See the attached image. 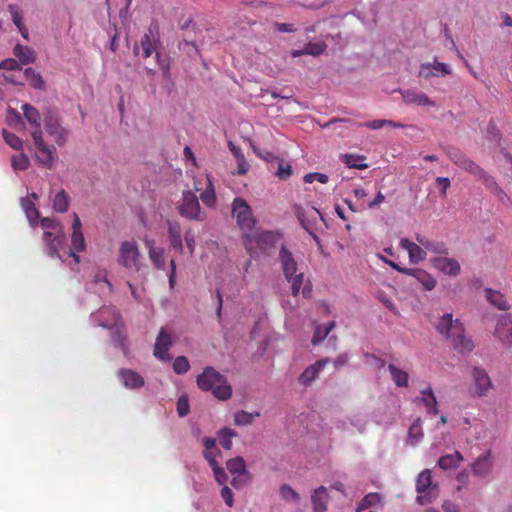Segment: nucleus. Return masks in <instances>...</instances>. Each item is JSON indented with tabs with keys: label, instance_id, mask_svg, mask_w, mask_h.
Segmentation results:
<instances>
[{
	"label": "nucleus",
	"instance_id": "nucleus-1",
	"mask_svg": "<svg viewBox=\"0 0 512 512\" xmlns=\"http://www.w3.org/2000/svg\"><path fill=\"white\" fill-rule=\"evenodd\" d=\"M21 108L25 119L36 127L31 136L36 147L35 158L37 163L44 168L51 169L57 159L56 148L44 141L43 132L40 129V113L30 104H24Z\"/></svg>",
	"mask_w": 512,
	"mask_h": 512
},
{
	"label": "nucleus",
	"instance_id": "nucleus-2",
	"mask_svg": "<svg viewBox=\"0 0 512 512\" xmlns=\"http://www.w3.org/2000/svg\"><path fill=\"white\" fill-rule=\"evenodd\" d=\"M436 329L458 353L466 355L473 351L475 345L472 338L468 336L460 320L454 319L451 313H446L440 318Z\"/></svg>",
	"mask_w": 512,
	"mask_h": 512
},
{
	"label": "nucleus",
	"instance_id": "nucleus-3",
	"mask_svg": "<svg viewBox=\"0 0 512 512\" xmlns=\"http://www.w3.org/2000/svg\"><path fill=\"white\" fill-rule=\"evenodd\" d=\"M197 385L203 391H212L213 395L219 400H227L232 395V388L225 376L212 367H206L197 376Z\"/></svg>",
	"mask_w": 512,
	"mask_h": 512
},
{
	"label": "nucleus",
	"instance_id": "nucleus-4",
	"mask_svg": "<svg viewBox=\"0 0 512 512\" xmlns=\"http://www.w3.org/2000/svg\"><path fill=\"white\" fill-rule=\"evenodd\" d=\"M440 496V484L432 477V471L425 469L418 474V505H428Z\"/></svg>",
	"mask_w": 512,
	"mask_h": 512
},
{
	"label": "nucleus",
	"instance_id": "nucleus-5",
	"mask_svg": "<svg viewBox=\"0 0 512 512\" xmlns=\"http://www.w3.org/2000/svg\"><path fill=\"white\" fill-rule=\"evenodd\" d=\"M232 216L242 231L243 237H251V231L256 227V219L248 203L242 198H235L232 202Z\"/></svg>",
	"mask_w": 512,
	"mask_h": 512
},
{
	"label": "nucleus",
	"instance_id": "nucleus-6",
	"mask_svg": "<svg viewBox=\"0 0 512 512\" xmlns=\"http://www.w3.org/2000/svg\"><path fill=\"white\" fill-rule=\"evenodd\" d=\"M42 115L46 133L53 138L59 147L64 146L68 140L69 130L62 125L58 112L53 109H46Z\"/></svg>",
	"mask_w": 512,
	"mask_h": 512
},
{
	"label": "nucleus",
	"instance_id": "nucleus-7",
	"mask_svg": "<svg viewBox=\"0 0 512 512\" xmlns=\"http://www.w3.org/2000/svg\"><path fill=\"white\" fill-rule=\"evenodd\" d=\"M449 159L456 164L458 167L466 170L471 175L477 178H485L487 182L494 184V179L487 174L479 165L468 158L462 151L457 148L449 147L446 151Z\"/></svg>",
	"mask_w": 512,
	"mask_h": 512
},
{
	"label": "nucleus",
	"instance_id": "nucleus-8",
	"mask_svg": "<svg viewBox=\"0 0 512 512\" xmlns=\"http://www.w3.org/2000/svg\"><path fill=\"white\" fill-rule=\"evenodd\" d=\"M141 255L134 240L123 241L119 247L118 263L126 270L138 272L141 268Z\"/></svg>",
	"mask_w": 512,
	"mask_h": 512
},
{
	"label": "nucleus",
	"instance_id": "nucleus-9",
	"mask_svg": "<svg viewBox=\"0 0 512 512\" xmlns=\"http://www.w3.org/2000/svg\"><path fill=\"white\" fill-rule=\"evenodd\" d=\"M179 214L189 220L203 221L205 215L202 213L197 196L192 191H186L178 205Z\"/></svg>",
	"mask_w": 512,
	"mask_h": 512
},
{
	"label": "nucleus",
	"instance_id": "nucleus-10",
	"mask_svg": "<svg viewBox=\"0 0 512 512\" xmlns=\"http://www.w3.org/2000/svg\"><path fill=\"white\" fill-rule=\"evenodd\" d=\"M85 249L86 243L82 232V223L77 213H73L71 246L67 255L72 257L75 264L78 265L81 261L78 253L85 251Z\"/></svg>",
	"mask_w": 512,
	"mask_h": 512
},
{
	"label": "nucleus",
	"instance_id": "nucleus-11",
	"mask_svg": "<svg viewBox=\"0 0 512 512\" xmlns=\"http://www.w3.org/2000/svg\"><path fill=\"white\" fill-rule=\"evenodd\" d=\"M251 237H243V242L247 253L253 256L256 248L265 250L275 241V236L270 231H259L256 227L251 231Z\"/></svg>",
	"mask_w": 512,
	"mask_h": 512
},
{
	"label": "nucleus",
	"instance_id": "nucleus-12",
	"mask_svg": "<svg viewBox=\"0 0 512 512\" xmlns=\"http://www.w3.org/2000/svg\"><path fill=\"white\" fill-rule=\"evenodd\" d=\"M471 376L473 379L472 391L475 396H486L492 389V381L485 369L475 366L472 368Z\"/></svg>",
	"mask_w": 512,
	"mask_h": 512
},
{
	"label": "nucleus",
	"instance_id": "nucleus-13",
	"mask_svg": "<svg viewBox=\"0 0 512 512\" xmlns=\"http://www.w3.org/2000/svg\"><path fill=\"white\" fill-rule=\"evenodd\" d=\"M443 254H447V248L444 243L418 237V262Z\"/></svg>",
	"mask_w": 512,
	"mask_h": 512
},
{
	"label": "nucleus",
	"instance_id": "nucleus-14",
	"mask_svg": "<svg viewBox=\"0 0 512 512\" xmlns=\"http://www.w3.org/2000/svg\"><path fill=\"white\" fill-rule=\"evenodd\" d=\"M470 468L473 475L477 478L485 479L489 477L494 468V456L491 451L480 454L475 461L471 463Z\"/></svg>",
	"mask_w": 512,
	"mask_h": 512
},
{
	"label": "nucleus",
	"instance_id": "nucleus-15",
	"mask_svg": "<svg viewBox=\"0 0 512 512\" xmlns=\"http://www.w3.org/2000/svg\"><path fill=\"white\" fill-rule=\"evenodd\" d=\"M494 335L505 347L512 345V317L510 314L500 315L497 319Z\"/></svg>",
	"mask_w": 512,
	"mask_h": 512
},
{
	"label": "nucleus",
	"instance_id": "nucleus-16",
	"mask_svg": "<svg viewBox=\"0 0 512 512\" xmlns=\"http://www.w3.org/2000/svg\"><path fill=\"white\" fill-rule=\"evenodd\" d=\"M95 321L99 326L107 329H112L118 325L120 314L113 306H103L94 315Z\"/></svg>",
	"mask_w": 512,
	"mask_h": 512
},
{
	"label": "nucleus",
	"instance_id": "nucleus-17",
	"mask_svg": "<svg viewBox=\"0 0 512 512\" xmlns=\"http://www.w3.org/2000/svg\"><path fill=\"white\" fill-rule=\"evenodd\" d=\"M429 261L442 273L449 276H458L461 272L459 262L454 258L432 256Z\"/></svg>",
	"mask_w": 512,
	"mask_h": 512
},
{
	"label": "nucleus",
	"instance_id": "nucleus-18",
	"mask_svg": "<svg viewBox=\"0 0 512 512\" xmlns=\"http://www.w3.org/2000/svg\"><path fill=\"white\" fill-rule=\"evenodd\" d=\"M451 73V68L449 65L434 61L433 63H423L420 65L418 70V75L429 79L431 77H443Z\"/></svg>",
	"mask_w": 512,
	"mask_h": 512
},
{
	"label": "nucleus",
	"instance_id": "nucleus-19",
	"mask_svg": "<svg viewBox=\"0 0 512 512\" xmlns=\"http://www.w3.org/2000/svg\"><path fill=\"white\" fill-rule=\"evenodd\" d=\"M43 240L47 245L48 256L62 259L63 256L60 254L59 249L64 243V234L62 232L44 231Z\"/></svg>",
	"mask_w": 512,
	"mask_h": 512
},
{
	"label": "nucleus",
	"instance_id": "nucleus-20",
	"mask_svg": "<svg viewBox=\"0 0 512 512\" xmlns=\"http://www.w3.org/2000/svg\"><path fill=\"white\" fill-rule=\"evenodd\" d=\"M171 344V334L165 328H162L156 338L154 356L160 360H169L168 351Z\"/></svg>",
	"mask_w": 512,
	"mask_h": 512
},
{
	"label": "nucleus",
	"instance_id": "nucleus-21",
	"mask_svg": "<svg viewBox=\"0 0 512 512\" xmlns=\"http://www.w3.org/2000/svg\"><path fill=\"white\" fill-rule=\"evenodd\" d=\"M167 233L171 248L180 254L183 253L182 231L179 222L168 220Z\"/></svg>",
	"mask_w": 512,
	"mask_h": 512
},
{
	"label": "nucleus",
	"instance_id": "nucleus-22",
	"mask_svg": "<svg viewBox=\"0 0 512 512\" xmlns=\"http://www.w3.org/2000/svg\"><path fill=\"white\" fill-rule=\"evenodd\" d=\"M418 406L424 407L429 416H435L438 413L436 397L430 387L421 391V397H418Z\"/></svg>",
	"mask_w": 512,
	"mask_h": 512
},
{
	"label": "nucleus",
	"instance_id": "nucleus-23",
	"mask_svg": "<svg viewBox=\"0 0 512 512\" xmlns=\"http://www.w3.org/2000/svg\"><path fill=\"white\" fill-rule=\"evenodd\" d=\"M463 461V455L455 450L452 453L441 456L437 461V466L444 471H450L457 469Z\"/></svg>",
	"mask_w": 512,
	"mask_h": 512
},
{
	"label": "nucleus",
	"instance_id": "nucleus-24",
	"mask_svg": "<svg viewBox=\"0 0 512 512\" xmlns=\"http://www.w3.org/2000/svg\"><path fill=\"white\" fill-rule=\"evenodd\" d=\"M279 260L281 262L285 277L293 276L295 273H297L298 264L292 253L286 247L281 248L279 252Z\"/></svg>",
	"mask_w": 512,
	"mask_h": 512
},
{
	"label": "nucleus",
	"instance_id": "nucleus-25",
	"mask_svg": "<svg viewBox=\"0 0 512 512\" xmlns=\"http://www.w3.org/2000/svg\"><path fill=\"white\" fill-rule=\"evenodd\" d=\"M330 362L329 359H321L316 363L307 367L299 377V382L303 385H309L315 378H317L320 370Z\"/></svg>",
	"mask_w": 512,
	"mask_h": 512
},
{
	"label": "nucleus",
	"instance_id": "nucleus-26",
	"mask_svg": "<svg viewBox=\"0 0 512 512\" xmlns=\"http://www.w3.org/2000/svg\"><path fill=\"white\" fill-rule=\"evenodd\" d=\"M119 377L124 386L130 389H137L144 385L143 377L139 373L130 369H121L119 371Z\"/></svg>",
	"mask_w": 512,
	"mask_h": 512
},
{
	"label": "nucleus",
	"instance_id": "nucleus-27",
	"mask_svg": "<svg viewBox=\"0 0 512 512\" xmlns=\"http://www.w3.org/2000/svg\"><path fill=\"white\" fill-rule=\"evenodd\" d=\"M484 293L486 300L495 308L504 311L510 309L511 306L508 300L500 291L493 290L491 288H486L484 290Z\"/></svg>",
	"mask_w": 512,
	"mask_h": 512
},
{
	"label": "nucleus",
	"instance_id": "nucleus-28",
	"mask_svg": "<svg viewBox=\"0 0 512 512\" xmlns=\"http://www.w3.org/2000/svg\"><path fill=\"white\" fill-rule=\"evenodd\" d=\"M314 512H324L328 502V492L324 486L317 488L311 496Z\"/></svg>",
	"mask_w": 512,
	"mask_h": 512
},
{
	"label": "nucleus",
	"instance_id": "nucleus-29",
	"mask_svg": "<svg viewBox=\"0 0 512 512\" xmlns=\"http://www.w3.org/2000/svg\"><path fill=\"white\" fill-rule=\"evenodd\" d=\"M226 467L231 474H239L250 480L251 476L246 469V463L240 456L232 458L227 461Z\"/></svg>",
	"mask_w": 512,
	"mask_h": 512
},
{
	"label": "nucleus",
	"instance_id": "nucleus-30",
	"mask_svg": "<svg viewBox=\"0 0 512 512\" xmlns=\"http://www.w3.org/2000/svg\"><path fill=\"white\" fill-rule=\"evenodd\" d=\"M13 53L18 58L21 64L33 63L36 59L35 51L32 48L28 46H23L21 44H17L14 47Z\"/></svg>",
	"mask_w": 512,
	"mask_h": 512
},
{
	"label": "nucleus",
	"instance_id": "nucleus-31",
	"mask_svg": "<svg viewBox=\"0 0 512 512\" xmlns=\"http://www.w3.org/2000/svg\"><path fill=\"white\" fill-rule=\"evenodd\" d=\"M8 11L11 15V19L15 26L18 28L19 32L23 36V38H28V29L23 23V18L21 14V10L17 5L9 4Z\"/></svg>",
	"mask_w": 512,
	"mask_h": 512
},
{
	"label": "nucleus",
	"instance_id": "nucleus-32",
	"mask_svg": "<svg viewBox=\"0 0 512 512\" xmlns=\"http://www.w3.org/2000/svg\"><path fill=\"white\" fill-rule=\"evenodd\" d=\"M21 206L23 210L26 213V216L29 220V222L34 225L38 218L40 217V213L38 209L36 208L34 202L30 198H22L21 199Z\"/></svg>",
	"mask_w": 512,
	"mask_h": 512
},
{
	"label": "nucleus",
	"instance_id": "nucleus-33",
	"mask_svg": "<svg viewBox=\"0 0 512 512\" xmlns=\"http://www.w3.org/2000/svg\"><path fill=\"white\" fill-rule=\"evenodd\" d=\"M207 186L200 194V199L207 207H214L216 204V194L210 177L206 176Z\"/></svg>",
	"mask_w": 512,
	"mask_h": 512
},
{
	"label": "nucleus",
	"instance_id": "nucleus-34",
	"mask_svg": "<svg viewBox=\"0 0 512 512\" xmlns=\"http://www.w3.org/2000/svg\"><path fill=\"white\" fill-rule=\"evenodd\" d=\"M158 40L151 39L150 34H144L140 40V47L142 49V57L149 58L154 51H156Z\"/></svg>",
	"mask_w": 512,
	"mask_h": 512
},
{
	"label": "nucleus",
	"instance_id": "nucleus-35",
	"mask_svg": "<svg viewBox=\"0 0 512 512\" xmlns=\"http://www.w3.org/2000/svg\"><path fill=\"white\" fill-rule=\"evenodd\" d=\"M391 378L398 387H406L408 385V373L397 368L394 364L388 366Z\"/></svg>",
	"mask_w": 512,
	"mask_h": 512
},
{
	"label": "nucleus",
	"instance_id": "nucleus-36",
	"mask_svg": "<svg viewBox=\"0 0 512 512\" xmlns=\"http://www.w3.org/2000/svg\"><path fill=\"white\" fill-rule=\"evenodd\" d=\"M343 162L350 168L366 169L368 165L364 163L365 157L357 154H345L342 156Z\"/></svg>",
	"mask_w": 512,
	"mask_h": 512
},
{
	"label": "nucleus",
	"instance_id": "nucleus-37",
	"mask_svg": "<svg viewBox=\"0 0 512 512\" xmlns=\"http://www.w3.org/2000/svg\"><path fill=\"white\" fill-rule=\"evenodd\" d=\"M334 327H335L334 321H331L326 326L318 325L315 328V331H314V334L312 337V344L317 345L318 343L323 341Z\"/></svg>",
	"mask_w": 512,
	"mask_h": 512
},
{
	"label": "nucleus",
	"instance_id": "nucleus-38",
	"mask_svg": "<svg viewBox=\"0 0 512 512\" xmlns=\"http://www.w3.org/2000/svg\"><path fill=\"white\" fill-rule=\"evenodd\" d=\"M259 416L260 412L248 413L244 410H240L234 414V423L238 426H247L252 424L254 418Z\"/></svg>",
	"mask_w": 512,
	"mask_h": 512
},
{
	"label": "nucleus",
	"instance_id": "nucleus-39",
	"mask_svg": "<svg viewBox=\"0 0 512 512\" xmlns=\"http://www.w3.org/2000/svg\"><path fill=\"white\" fill-rule=\"evenodd\" d=\"M24 76L26 80L29 82L30 86H32L35 89H43L44 88V81L41 77V75L36 72L33 68H26L24 70Z\"/></svg>",
	"mask_w": 512,
	"mask_h": 512
},
{
	"label": "nucleus",
	"instance_id": "nucleus-40",
	"mask_svg": "<svg viewBox=\"0 0 512 512\" xmlns=\"http://www.w3.org/2000/svg\"><path fill=\"white\" fill-rule=\"evenodd\" d=\"M235 436L236 432L228 427H224L218 432L219 442L226 450H230L232 448V438Z\"/></svg>",
	"mask_w": 512,
	"mask_h": 512
},
{
	"label": "nucleus",
	"instance_id": "nucleus-41",
	"mask_svg": "<svg viewBox=\"0 0 512 512\" xmlns=\"http://www.w3.org/2000/svg\"><path fill=\"white\" fill-rule=\"evenodd\" d=\"M30 166V160L29 157L21 152L18 155H13L11 157V167L14 171H23L28 169Z\"/></svg>",
	"mask_w": 512,
	"mask_h": 512
},
{
	"label": "nucleus",
	"instance_id": "nucleus-42",
	"mask_svg": "<svg viewBox=\"0 0 512 512\" xmlns=\"http://www.w3.org/2000/svg\"><path fill=\"white\" fill-rule=\"evenodd\" d=\"M68 195L64 190L59 191L53 199V208L59 213H64L68 210Z\"/></svg>",
	"mask_w": 512,
	"mask_h": 512
},
{
	"label": "nucleus",
	"instance_id": "nucleus-43",
	"mask_svg": "<svg viewBox=\"0 0 512 512\" xmlns=\"http://www.w3.org/2000/svg\"><path fill=\"white\" fill-rule=\"evenodd\" d=\"M2 136L7 145H9L12 149L22 151L23 150V141L14 133L9 132L6 129L2 130Z\"/></svg>",
	"mask_w": 512,
	"mask_h": 512
},
{
	"label": "nucleus",
	"instance_id": "nucleus-44",
	"mask_svg": "<svg viewBox=\"0 0 512 512\" xmlns=\"http://www.w3.org/2000/svg\"><path fill=\"white\" fill-rule=\"evenodd\" d=\"M6 122L10 127L15 129H23L25 126L20 113L12 108L7 110Z\"/></svg>",
	"mask_w": 512,
	"mask_h": 512
},
{
	"label": "nucleus",
	"instance_id": "nucleus-45",
	"mask_svg": "<svg viewBox=\"0 0 512 512\" xmlns=\"http://www.w3.org/2000/svg\"><path fill=\"white\" fill-rule=\"evenodd\" d=\"M380 502V495L378 493H369L363 497L358 503L356 511L361 512L368 509Z\"/></svg>",
	"mask_w": 512,
	"mask_h": 512
},
{
	"label": "nucleus",
	"instance_id": "nucleus-46",
	"mask_svg": "<svg viewBox=\"0 0 512 512\" xmlns=\"http://www.w3.org/2000/svg\"><path fill=\"white\" fill-rule=\"evenodd\" d=\"M418 282L422 285L426 291H431L435 288L437 280L425 271L418 269Z\"/></svg>",
	"mask_w": 512,
	"mask_h": 512
},
{
	"label": "nucleus",
	"instance_id": "nucleus-47",
	"mask_svg": "<svg viewBox=\"0 0 512 512\" xmlns=\"http://www.w3.org/2000/svg\"><path fill=\"white\" fill-rule=\"evenodd\" d=\"M326 48L327 45L323 41L310 42L304 46V52H306V55L319 56L324 53Z\"/></svg>",
	"mask_w": 512,
	"mask_h": 512
},
{
	"label": "nucleus",
	"instance_id": "nucleus-48",
	"mask_svg": "<svg viewBox=\"0 0 512 512\" xmlns=\"http://www.w3.org/2000/svg\"><path fill=\"white\" fill-rule=\"evenodd\" d=\"M149 257H150V260L152 261V263L155 265L156 268H158V269H163L164 268L165 261H164L163 249L155 248V247H150V249H149Z\"/></svg>",
	"mask_w": 512,
	"mask_h": 512
},
{
	"label": "nucleus",
	"instance_id": "nucleus-49",
	"mask_svg": "<svg viewBox=\"0 0 512 512\" xmlns=\"http://www.w3.org/2000/svg\"><path fill=\"white\" fill-rule=\"evenodd\" d=\"M190 369V364L185 356H178L173 362V371L176 374H185Z\"/></svg>",
	"mask_w": 512,
	"mask_h": 512
},
{
	"label": "nucleus",
	"instance_id": "nucleus-50",
	"mask_svg": "<svg viewBox=\"0 0 512 512\" xmlns=\"http://www.w3.org/2000/svg\"><path fill=\"white\" fill-rule=\"evenodd\" d=\"M286 279L291 283L293 296H297L300 292L301 286L303 285V273H295L293 276H287Z\"/></svg>",
	"mask_w": 512,
	"mask_h": 512
},
{
	"label": "nucleus",
	"instance_id": "nucleus-51",
	"mask_svg": "<svg viewBox=\"0 0 512 512\" xmlns=\"http://www.w3.org/2000/svg\"><path fill=\"white\" fill-rule=\"evenodd\" d=\"M40 224L44 231H54L57 233L62 232L61 225L52 218H42Z\"/></svg>",
	"mask_w": 512,
	"mask_h": 512
},
{
	"label": "nucleus",
	"instance_id": "nucleus-52",
	"mask_svg": "<svg viewBox=\"0 0 512 512\" xmlns=\"http://www.w3.org/2000/svg\"><path fill=\"white\" fill-rule=\"evenodd\" d=\"M386 125L391 126V127H400L401 126L400 124H398L392 120H372V121H369L364 124V126L370 128V129H373V130L381 129L382 127H384Z\"/></svg>",
	"mask_w": 512,
	"mask_h": 512
},
{
	"label": "nucleus",
	"instance_id": "nucleus-53",
	"mask_svg": "<svg viewBox=\"0 0 512 512\" xmlns=\"http://www.w3.org/2000/svg\"><path fill=\"white\" fill-rule=\"evenodd\" d=\"M292 175V167L290 164L285 163L284 161H280L278 163V169L276 171V176L281 180H286Z\"/></svg>",
	"mask_w": 512,
	"mask_h": 512
},
{
	"label": "nucleus",
	"instance_id": "nucleus-54",
	"mask_svg": "<svg viewBox=\"0 0 512 512\" xmlns=\"http://www.w3.org/2000/svg\"><path fill=\"white\" fill-rule=\"evenodd\" d=\"M281 496L286 500L298 501L299 494L289 485H282L280 488Z\"/></svg>",
	"mask_w": 512,
	"mask_h": 512
},
{
	"label": "nucleus",
	"instance_id": "nucleus-55",
	"mask_svg": "<svg viewBox=\"0 0 512 512\" xmlns=\"http://www.w3.org/2000/svg\"><path fill=\"white\" fill-rule=\"evenodd\" d=\"M177 413L180 417H184L189 413V400L186 395L179 397L177 401Z\"/></svg>",
	"mask_w": 512,
	"mask_h": 512
},
{
	"label": "nucleus",
	"instance_id": "nucleus-56",
	"mask_svg": "<svg viewBox=\"0 0 512 512\" xmlns=\"http://www.w3.org/2000/svg\"><path fill=\"white\" fill-rule=\"evenodd\" d=\"M221 455V451L218 448L211 449L209 451H204L203 456L206 461L209 463L210 467L216 466L219 463L217 462V457Z\"/></svg>",
	"mask_w": 512,
	"mask_h": 512
},
{
	"label": "nucleus",
	"instance_id": "nucleus-57",
	"mask_svg": "<svg viewBox=\"0 0 512 512\" xmlns=\"http://www.w3.org/2000/svg\"><path fill=\"white\" fill-rule=\"evenodd\" d=\"M303 179L305 183H313L314 181H318L322 184H325L328 182V176L326 174L317 172L308 173L304 176Z\"/></svg>",
	"mask_w": 512,
	"mask_h": 512
},
{
	"label": "nucleus",
	"instance_id": "nucleus-58",
	"mask_svg": "<svg viewBox=\"0 0 512 512\" xmlns=\"http://www.w3.org/2000/svg\"><path fill=\"white\" fill-rule=\"evenodd\" d=\"M469 477H470V473L467 469H463L461 470L460 472H458L456 474V481L460 483V485H458L456 487V491L457 492H460L462 490V487L463 486H466L469 482Z\"/></svg>",
	"mask_w": 512,
	"mask_h": 512
},
{
	"label": "nucleus",
	"instance_id": "nucleus-59",
	"mask_svg": "<svg viewBox=\"0 0 512 512\" xmlns=\"http://www.w3.org/2000/svg\"><path fill=\"white\" fill-rule=\"evenodd\" d=\"M215 480L220 484L223 485L228 480V476L225 472V470L218 464L216 466L211 467Z\"/></svg>",
	"mask_w": 512,
	"mask_h": 512
},
{
	"label": "nucleus",
	"instance_id": "nucleus-60",
	"mask_svg": "<svg viewBox=\"0 0 512 512\" xmlns=\"http://www.w3.org/2000/svg\"><path fill=\"white\" fill-rule=\"evenodd\" d=\"M0 69L14 71V70H21V66L17 60L9 58V59L3 60L0 63Z\"/></svg>",
	"mask_w": 512,
	"mask_h": 512
},
{
	"label": "nucleus",
	"instance_id": "nucleus-61",
	"mask_svg": "<svg viewBox=\"0 0 512 512\" xmlns=\"http://www.w3.org/2000/svg\"><path fill=\"white\" fill-rule=\"evenodd\" d=\"M156 59L160 69L163 71L165 77L169 76L170 63L167 58L162 57L161 54L156 53Z\"/></svg>",
	"mask_w": 512,
	"mask_h": 512
},
{
	"label": "nucleus",
	"instance_id": "nucleus-62",
	"mask_svg": "<svg viewBox=\"0 0 512 512\" xmlns=\"http://www.w3.org/2000/svg\"><path fill=\"white\" fill-rule=\"evenodd\" d=\"M114 341L117 342L119 348L123 351L124 355H128L129 343L127 337L124 335H114Z\"/></svg>",
	"mask_w": 512,
	"mask_h": 512
},
{
	"label": "nucleus",
	"instance_id": "nucleus-63",
	"mask_svg": "<svg viewBox=\"0 0 512 512\" xmlns=\"http://www.w3.org/2000/svg\"><path fill=\"white\" fill-rule=\"evenodd\" d=\"M221 497L227 506H229V507L233 506V503H234L233 493H232V490L228 486H224L221 489Z\"/></svg>",
	"mask_w": 512,
	"mask_h": 512
},
{
	"label": "nucleus",
	"instance_id": "nucleus-64",
	"mask_svg": "<svg viewBox=\"0 0 512 512\" xmlns=\"http://www.w3.org/2000/svg\"><path fill=\"white\" fill-rule=\"evenodd\" d=\"M442 509L444 512H460L459 505L449 499L442 502Z\"/></svg>",
	"mask_w": 512,
	"mask_h": 512
}]
</instances>
